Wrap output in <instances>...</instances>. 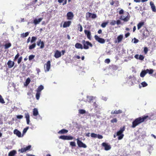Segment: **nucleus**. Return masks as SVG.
<instances>
[{"mask_svg":"<svg viewBox=\"0 0 156 156\" xmlns=\"http://www.w3.org/2000/svg\"><path fill=\"white\" fill-rule=\"evenodd\" d=\"M149 116L148 115H146L142 117H140L136 119L133 122L131 127L133 128H135L138 125L145 121L146 119Z\"/></svg>","mask_w":156,"mask_h":156,"instance_id":"obj_1","label":"nucleus"},{"mask_svg":"<svg viewBox=\"0 0 156 156\" xmlns=\"http://www.w3.org/2000/svg\"><path fill=\"white\" fill-rule=\"evenodd\" d=\"M125 127L123 126L122 127H121L120 129L116 133V136H118V139L121 140L122 139L124 136V134H123V132L125 131Z\"/></svg>","mask_w":156,"mask_h":156,"instance_id":"obj_2","label":"nucleus"},{"mask_svg":"<svg viewBox=\"0 0 156 156\" xmlns=\"http://www.w3.org/2000/svg\"><path fill=\"white\" fill-rule=\"evenodd\" d=\"M82 42L83 44V48L85 49H89V47L88 46L90 47H92L93 46L92 44L89 41H86L85 40H83Z\"/></svg>","mask_w":156,"mask_h":156,"instance_id":"obj_3","label":"nucleus"},{"mask_svg":"<svg viewBox=\"0 0 156 156\" xmlns=\"http://www.w3.org/2000/svg\"><path fill=\"white\" fill-rule=\"evenodd\" d=\"M44 67L45 72H48L49 71L51 67V62L50 61H48L47 63L44 64Z\"/></svg>","mask_w":156,"mask_h":156,"instance_id":"obj_4","label":"nucleus"},{"mask_svg":"<svg viewBox=\"0 0 156 156\" xmlns=\"http://www.w3.org/2000/svg\"><path fill=\"white\" fill-rule=\"evenodd\" d=\"M76 140L77 141V144L79 147L84 148L87 147V146L86 145L83 143L78 138Z\"/></svg>","mask_w":156,"mask_h":156,"instance_id":"obj_5","label":"nucleus"},{"mask_svg":"<svg viewBox=\"0 0 156 156\" xmlns=\"http://www.w3.org/2000/svg\"><path fill=\"white\" fill-rule=\"evenodd\" d=\"M59 138L63 140H72L73 137L70 136L62 135L59 137Z\"/></svg>","mask_w":156,"mask_h":156,"instance_id":"obj_6","label":"nucleus"},{"mask_svg":"<svg viewBox=\"0 0 156 156\" xmlns=\"http://www.w3.org/2000/svg\"><path fill=\"white\" fill-rule=\"evenodd\" d=\"M94 38L96 41L100 43L104 44L105 42V40L104 39L99 37L97 35H95Z\"/></svg>","mask_w":156,"mask_h":156,"instance_id":"obj_7","label":"nucleus"},{"mask_svg":"<svg viewBox=\"0 0 156 156\" xmlns=\"http://www.w3.org/2000/svg\"><path fill=\"white\" fill-rule=\"evenodd\" d=\"M97 16L95 14H92L90 12H88L86 14V17L87 18L91 17L92 19H94Z\"/></svg>","mask_w":156,"mask_h":156,"instance_id":"obj_8","label":"nucleus"},{"mask_svg":"<svg viewBox=\"0 0 156 156\" xmlns=\"http://www.w3.org/2000/svg\"><path fill=\"white\" fill-rule=\"evenodd\" d=\"M67 19L69 20H72L74 17V15L73 12H69L66 15Z\"/></svg>","mask_w":156,"mask_h":156,"instance_id":"obj_9","label":"nucleus"},{"mask_svg":"<svg viewBox=\"0 0 156 156\" xmlns=\"http://www.w3.org/2000/svg\"><path fill=\"white\" fill-rule=\"evenodd\" d=\"M110 3L111 5L115 7H118L119 5V2L116 0L114 1L113 0H112L110 1Z\"/></svg>","mask_w":156,"mask_h":156,"instance_id":"obj_10","label":"nucleus"},{"mask_svg":"<svg viewBox=\"0 0 156 156\" xmlns=\"http://www.w3.org/2000/svg\"><path fill=\"white\" fill-rule=\"evenodd\" d=\"M102 145L105 148V150L108 151L111 149V147L110 145H109L107 143L104 142L102 144Z\"/></svg>","mask_w":156,"mask_h":156,"instance_id":"obj_11","label":"nucleus"},{"mask_svg":"<svg viewBox=\"0 0 156 156\" xmlns=\"http://www.w3.org/2000/svg\"><path fill=\"white\" fill-rule=\"evenodd\" d=\"M31 147V146L29 145L26 147L21 148L19 150V151H20L21 153H23L30 150Z\"/></svg>","mask_w":156,"mask_h":156,"instance_id":"obj_12","label":"nucleus"},{"mask_svg":"<svg viewBox=\"0 0 156 156\" xmlns=\"http://www.w3.org/2000/svg\"><path fill=\"white\" fill-rule=\"evenodd\" d=\"M37 45L39 46L41 48H43L44 47V42L41 41V39L39 40L37 42Z\"/></svg>","mask_w":156,"mask_h":156,"instance_id":"obj_13","label":"nucleus"},{"mask_svg":"<svg viewBox=\"0 0 156 156\" xmlns=\"http://www.w3.org/2000/svg\"><path fill=\"white\" fill-rule=\"evenodd\" d=\"M14 64L15 63L14 62L10 60H9L7 63L8 68H12L14 66Z\"/></svg>","mask_w":156,"mask_h":156,"instance_id":"obj_14","label":"nucleus"},{"mask_svg":"<svg viewBox=\"0 0 156 156\" xmlns=\"http://www.w3.org/2000/svg\"><path fill=\"white\" fill-rule=\"evenodd\" d=\"M84 32L85 34L87 35V38L90 40L91 39L90 32L87 30H85Z\"/></svg>","mask_w":156,"mask_h":156,"instance_id":"obj_15","label":"nucleus"},{"mask_svg":"<svg viewBox=\"0 0 156 156\" xmlns=\"http://www.w3.org/2000/svg\"><path fill=\"white\" fill-rule=\"evenodd\" d=\"M54 56L56 58L60 57L61 56V52L58 50H56L55 52Z\"/></svg>","mask_w":156,"mask_h":156,"instance_id":"obj_16","label":"nucleus"},{"mask_svg":"<svg viewBox=\"0 0 156 156\" xmlns=\"http://www.w3.org/2000/svg\"><path fill=\"white\" fill-rule=\"evenodd\" d=\"M71 23V22L70 21H66L64 22L63 27L64 28H66L69 27Z\"/></svg>","mask_w":156,"mask_h":156,"instance_id":"obj_17","label":"nucleus"},{"mask_svg":"<svg viewBox=\"0 0 156 156\" xmlns=\"http://www.w3.org/2000/svg\"><path fill=\"white\" fill-rule=\"evenodd\" d=\"M75 46L77 49H83L82 45L80 43H76L75 44Z\"/></svg>","mask_w":156,"mask_h":156,"instance_id":"obj_18","label":"nucleus"},{"mask_svg":"<svg viewBox=\"0 0 156 156\" xmlns=\"http://www.w3.org/2000/svg\"><path fill=\"white\" fill-rule=\"evenodd\" d=\"M123 37L122 35H120L117 37V41H115V43H116L117 42H120L122 40Z\"/></svg>","mask_w":156,"mask_h":156,"instance_id":"obj_19","label":"nucleus"},{"mask_svg":"<svg viewBox=\"0 0 156 156\" xmlns=\"http://www.w3.org/2000/svg\"><path fill=\"white\" fill-rule=\"evenodd\" d=\"M25 118L26 119L27 124L28 125L29 124L30 122V115L28 113H25Z\"/></svg>","mask_w":156,"mask_h":156,"instance_id":"obj_20","label":"nucleus"},{"mask_svg":"<svg viewBox=\"0 0 156 156\" xmlns=\"http://www.w3.org/2000/svg\"><path fill=\"white\" fill-rule=\"evenodd\" d=\"M149 31L147 29H146L143 33V35L144 37L146 38L149 35Z\"/></svg>","mask_w":156,"mask_h":156,"instance_id":"obj_21","label":"nucleus"},{"mask_svg":"<svg viewBox=\"0 0 156 156\" xmlns=\"http://www.w3.org/2000/svg\"><path fill=\"white\" fill-rule=\"evenodd\" d=\"M14 133L16 134L18 137H21V133L17 129H15L14 131Z\"/></svg>","mask_w":156,"mask_h":156,"instance_id":"obj_22","label":"nucleus"},{"mask_svg":"<svg viewBox=\"0 0 156 156\" xmlns=\"http://www.w3.org/2000/svg\"><path fill=\"white\" fill-rule=\"evenodd\" d=\"M68 132L67 130L65 129H62L58 132V134H64L67 133Z\"/></svg>","mask_w":156,"mask_h":156,"instance_id":"obj_23","label":"nucleus"},{"mask_svg":"<svg viewBox=\"0 0 156 156\" xmlns=\"http://www.w3.org/2000/svg\"><path fill=\"white\" fill-rule=\"evenodd\" d=\"M42 18H40L38 19H35L34 20V23L35 25L39 24L42 20Z\"/></svg>","mask_w":156,"mask_h":156,"instance_id":"obj_24","label":"nucleus"},{"mask_svg":"<svg viewBox=\"0 0 156 156\" xmlns=\"http://www.w3.org/2000/svg\"><path fill=\"white\" fill-rule=\"evenodd\" d=\"M16 154V150H13L10 151L8 154L9 156H14Z\"/></svg>","mask_w":156,"mask_h":156,"instance_id":"obj_25","label":"nucleus"},{"mask_svg":"<svg viewBox=\"0 0 156 156\" xmlns=\"http://www.w3.org/2000/svg\"><path fill=\"white\" fill-rule=\"evenodd\" d=\"M122 112V111L121 110H115L114 111H112L111 112L112 114H119L121 113Z\"/></svg>","mask_w":156,"mask_h":156,"instance_id":"obj_26","label":"nucleus"},{"mask_svg":"<svg viewBox=\"0 0 156 156\" xmlns=\"http://www.w3.org/2000/svg\"><path fill=\"white\" fill-rule=\"evenodd\" d=\"M144 22H139L137 24V29L139 30L143 25H144Z\"/></svg>","mask_w":156,"mask_h":156,"instance_id":"obj_27","label":"nucleus"},{"mask_svg":"<svg viewBox=\"0 0 156 156\" xmlns=\"http://www.w3.org/2000/svg\"><path fill=\"white\" fill-rule=\"evenodd\" d=\"M38 114V112L37 108H34L33 110V115L34 116H37Z\"/></svg>","mask_w":156,"mask_h":156,"instance_id":"obj_28","label":"nucleus"},{"mask_svg":"<svg viewBox=\"0 0 156 156\" xmlns=\"http://www.w3.org/2000/svg\"><path fill=\"white\" fill-rule=\"evenodd\" d=\"M147 73L146 70H142L140 73V76L141 77H144Z\"/></svg>","mask_w":156,"mask_h":156,"instance_id":"obj_29","label":"nucleus"},{"mask_svg":"<svg viewBox=\"0 0 156 156\" xmlns=\"http://www.w3.org/2000/svg\"><path fill=\"white\" fill-rule=\"evenodd\" d=\"M43 89V86L42 85H41L38 87L37 91L41 93V91Z\"/></svg>","mask_w":156,"mask_h":156,"instance_id":"obj_30","label":"nucleus"},{"mask_svg":"<svg viewBox=\"0 0 156 156\" xmlns=\"http://www.w3.org/2000/svg\"><path fill=\"white\" fill-rule=\"evenodd\" d=\"M11 46V44L10 43H6L4 45L5 49H6L10 48Z\"/></svg>","mask_w":156,"mask_h":156,"instance_id":"obj_31","label":"nucleus"},{"mask_svg":"<svg viewBox=\"0 0 156 156\" xmlns=\"http://www.w3.org/2000/svg\"><path fill=\"white\" fill-rule=\"evenodd\" d=\"M36 46V44L35 43H33V44L29 46V49L30 50H31L34 48Z\"/></svg>","mask_w":156,"mask_h":156,"instance_id":"obj_32","label":"nucleus"},{"mask_svg":"<svg viewBox=\"0 0 156 156\" xmlns=\"http://www.w3.org/2000/svg\"><path fill=\"white\" fill-rule=\"evenodd\" d=\"M146 70L147 73H148L150 74H152L154 72V70L152 69H147Z\"/></svg>","mask_w":156,"mask_h":156,"instance_id":"obj_33","label":"nucleus"},{"mask_svg":"<svg viewBox=\"0 0 156 156\" xmlns=\"http://www.w3.org/2000/svg\"><path fill=\"white\" fill-rule=\"evenodd\" d=\"M150 5L152 10H156L155 6L153 2H150Z\"/></svg>","mask_w":156,"mask_h":156,"instance_id":"obj_34","label":"nucleus"},{"mask_svg":"<svg viewBox=\"0 0 156 156\" xmlns=\"http://www.w3.org/2000/svg\"><path fill=\"white\" fill-rule=\"evenodd\" d=\"M30 80L29 78H27L26 81L25 83V85L26 86H27L30 83Z\"/></svg>","mask_w":156,"mask_h":156,"instance_id":"obj_35","label":"nucleus"},{"mask_svg":"<svg viewBox=\"0 0 156 156\" xmlns=\"http://www.w3.org/2000/svg\"><path fill=\"white\" fill-rule=\"evenodd\" d=\"M29 33L28 32H27L25 33H23L21 34V36L23 37H26L28 35Z\"/></svg>","mask_w":156,"mask_h":156,"instance_id":"obj_36","label":"nucleus"},{"mask_svg":"<svg viewBox=\"0 0 156 156\" xmlns=\"http://www.w3.org/2000/svg\"><path fill=\"white\" fill-rule=\"evenodd\" d=\"M79 113L81 114H84L86 113V111L84 109H79Z\"/></svg>","mask_w":156,"mask_h":156,"instance_id":"obj_37","label":"nucleus"},{"mask_svg":"<svg viewBox=\"0 0 156 156\" xmlns=\"http://www.w3.org/2000/svg\"><path fill=\"white\" fill-rule=\"evenodd\" d=\"M37 38L36 37L33 36L32 37L31 40L30 41L31 43H33L36 40H37Z\"/></svg>","mask_w":156,"mask_h":156,"instance_id":"obj_38","label":"nucleus"},{"mask_svg":"<svg viewBox=\"0 0 156 156\" xmlns=\"http://www.w3.org/2000/svg\"><path fill=\"white\" fill-rule=\"evenodd\" d=\"M40 93L37 92L36 94V98L37 100H38L39 99Z\"/></svg>","mask_w":156,"mask_h":156,"instance_id":"obj_39","label":"nucleus"},{"mask_svg":"<svg viewBox=\"0 0 156 156\" xmlns=\"http://www.w3.org/2000/svg\"><path fill=\"white\" fill-rule=\"evenodd\" d=\"M35 55H30L29 57V61H31L35 57Z\"/></svg>","mask_w":156,"mask_h":156,"instance_id":"obj_40","label":"nucleus"},{"mask_svg":"<svg viewBox=\"0 0 156 156\" xmlns=\"http://www.w3.org/2000/svg\"><path fill=\"white\" fill-rule=\"evenodd\" d=\"M0 102L2 104H4L5 102L2 96L0 95Z\"/></svg>","mask_w":156,"mask_h":156,"instance_id":"obj_41","label":"nucleus"},{"mask_svg":"<svg viewBox=\"0 0 156 156\" xmlns=\"http://www.w3.org/2000/svg\"><path fill=\"white\" fill-rule=\"evenodd\" d=\"M141 84L143 87H144L147 86V84L145 81L142 82Z\"/></svg>","mask_w":156,"mask_h":156,"instance_id":"obj_42","label":"nucleus"},{"mask_svg":"<svg viewBox=\"0 0 156 156\" xmlns=\"http://www.w3.org/2000/svg\"><path fill=\"white\" fill-rule=\"evenodd\" d=\"M91 136L93 138H96L97 136V134L94 133H92L91 134Z\"/></svg>","mask_w":156,"mask_h":156,"instance_id":"obj_43","label":"nucleus"},{"mask_svg":"<svg viewBox=\"0 0 156 156\" xmlns=\"http://www.w3.org/2000/svg\"><path fill=\"white\" fill-rule=\"evenodd\" d=\"M19 53H18L15 56V58L13 59L14 61H15L19 58Z\"/></svg>","mask_w":156,"mask_h":156,"instance_id":"obj_44","label":"nucleus"},{"mask_svg":"<svg viewBox=\"0 0 156 156\" xmlns=\"http://www.w3.org/2000/svg\"><path fill=\"white\" fill-rule=\"evenodd\" d=\"M108 22H104L103 23H102L101 25V26L103 27L104 28L105 27L106 25L108 24Z\"/></svg>","mask_w":156,"mask_h":156,"instance_id":"obj_45","label":"nucleus"},{"mask_svg":"<svg viewBox=\"0 0 156 156\" xmlns=\"http://www.w3.org/2000/svg\"><path fill=\"white\" fill-rule=\"evenodd\" d=\"M70 144L71 146L73 147H75L76 146V143L75 142H71Z\"/></svg>","mask_w":156,"mask_h":156,"instance_id":"obj_46","label":"nucleus"},{"mask_svg":"<svg viewBox=\"0 0 156 156\" xmlns=\"http://www.w3.org/2000/svg\"><path fill=\"white\" fill-rule=\"evenodd\" d=\"M87 98L89 99V101H88L89 102H90L93 99V97L92 96H87Z\"/></svg>","mask_w":156,"mask_h":156,"instance_id":"obj_47","label":"nucleus"},{"mask_svg":"<svg viewBox=\"0 0 156 156\" xmlns=\"http://www.w3.org/2000/svg\"><path fill=\"white\" fill-rule=\"evenodd\" d=\"M116 23V21L115 20H113L110 23V24L111 25H114Z\"/></svg>","mask_w":156,"mask_h":156,"instance_id":"obj_48","label":"nucleus"},{"mask_svg":"<svg viewBox=\"0 0 156 156\" xmlns=\"http://www.w3.org/2000/svg\"><path fill=\"white\" fill-rule=\"evenodd\" d=\"M22 56H21L20 58H19L18 59V61H17V63L18 64H19L22 61Z\"/></svg>","mask_w":156,"mask_h":156,"instance_id":"obj_49","label":"nucleus"},{"mask_svg":"<svg viewBox=\"0 0 156 156\" xmlns=\"http://www.w3.org/2000/svg\"><path fill=\"white\" fill-rule=\"evenodd\" d=\"M79 27H78V29H80L79 31L80 32H82L83 30V28L81 25L80 24L79 25Z\"/></svg>","mask_w":156,"mask_h":156,"instance_id":"obj_50","label":"nucleus"},{"mask_svg":"<svg viewBox=\"0 0 156 156\" xmlns=\"http://www.w3.org/2000/svg\"><path fill=\"white\" fill-rule=\"evenodd\" d=\"M144 58V57L143 55H140L138 59L141 60H143Z\"/></svg>","mask_w":156,"mask_h":156,"instance_id":"obj_51","label":"nucleus"},{"mask_svg":"<svg viewBox=\"0 0 156 156\" xmlns=\"http://www.w3.org/2000/svg\"><path fill=\"white\" fill-rule=\"evenodd\" d=\"M29 129V127H26V128H24L23 130V133H25L27 131V130L28 129Z\"/></svg>","mask_w":156,"mask_h":156,"instance_id":"obj_52","label":"nucleus"},{"mask_svg":"<svg viewBox=\"0 0 156 156\" xmlns=\"http://www.w3.org/2000/svg\"><path fill=\"white\" fill-rule=\"evenodd\" d=\"M148 51V49L147 47H145L144 48V53L146 54L147 53Z\"/></svg>","mask_w":156,"mask_h":156,"instance_id":"obj_53","label":"nucleus"},{"mask_svg":"<svg viewBox=\"0 0 156 156\" xmlns=\"http://www.w3.org/2000/svg\"><path fill=\"white\" fill-rule=\"evenodd\" d=\"M111 122L112 123L116 122H117V120L116 118H114L111 120Z\"/></svg>","mask_w":156,"mask_h":156,"instance_id":"obj_54","label":"nucleus"},{"mask_svg":"<svg viewBox=\"0 0 156 156\" xmlns=\"http://www.w3.org/2000/svg\"><path fill=\"white\" fill-rule=\"evenodd\" d=\"M23 116L21 115H17L16 116V118L18 119H21L23 118Z\"/></svg>","mask_w":156,"mask_h":156,"instance_id":"obj_55","label":"nucleus"},{"mask_svg":"<svg viewBox=\"0 0 156 156\" xmlns=\"http://www.w3.org/2000/svg\"><path fill=\"white\" fill-rule=\"evenodd\" d=\"M105 62L107 63H109L110 62V60L109 58H107L105 60Z\"/></svg>","mask_w":156,"mask_h":156,"instance_id":"obj_56","label":"nucleus"},{"mask_svg":"<svg viewBox=\"0 0 156 156\" xmlns=\"http://www.w3.org/2000/svg\"><path fill=\"white\" fill-rule=\"evenodd\" d=\"M97 137L99 139H101L103 137V136L102 135L99 134H97Z\"/></svg>","mask_w":156,"mask_h":156,"instance_id":"obj_57","label":"nucleus"},{"mask_svg":"<svg viewBox=\"0 0 156 156\" xmlns=\"http://www.w3.org/2000/svg\"><path fill=\"white\" fill-rule=\"evenodd\" d=\"M130 34L128 32V33L126 34H125V37L126 38H127V37H128L129 35Z\"/></svg>","mask_w":156,"mask_h":156,"instance_id":"obj_58","label":"nucleus"},{"mask_svg":"<svg viewBox=\"0 0 156 156\" xmlns=\"http://www.w3.org/2000/svg\"><path fill=\"white\" fill-rule=\"evenodd\" d=\"M134 43H136L139 41V40L137 39H136V38H134Z\"/></svg>","mask_w":156,"mask_h":156,"instance_id":"obj_59","label":"nucleus"},{"mask_svg":"<svg viewBox=\"0 0 156 156\" xmlns=\"http://www.w3.org/2000/svg\"><path fill=\"white\" fill-rule=\"evenodd\" d=\"M116 23L117 25H119L121 23V21L120 20H117V21H116Z\"/></svg>","mask_w":156,"mask_h":156,"instance_id":"obj_60","label":"nucleus"},{"mask_svg":"<svg viewBox=\"0 0 156 156\" xmlns=\"http://www.w3.org/2000/svg\"><path fill=\"white\" fill-rule=\"evenodd\" d=\"M134 57L137 59H138L139 58V55H135L134 56Z\"/></svg>","mask_w":156,"mask_h":156,"instance_id":"obj_61","label":"nucleus"},{"mask_svg":"<svg viewBox=\"0 0 156 156\" xmlns=\"http://www.w3.org/2000/svg\"><path fill=\"white\" fill-rule=\"evenodd\" d=\"M64 1V0H58V2L60 3H62Z\"/></svg>","mask_w":156,"mask_h":156,"instance_id":"obj_62","label":"nucleus"},{"mask_svg":"<svg viewBox=\"0 0 156 156\" xmlns=\"http://www.w3.org/2000/svg\"><path fill=\"white\" fill-rule=\"evenodd\" d=\"M98 33L99 34H101L102 33V30L101 29L99 30L98 31Z\"/></svg>","mask_w":156,"mask_h":156,"instance_id":"obj_63","label":"nucleus"},{"mask_svg":"<svg viewBox=\"0 0 156 156\" xmlns=\"http://www.w3.org/2000/svg\"><path fill=\"white\" fill-rule=\"evenodd\" d=\"M62 55H63L66 52V51L65 50H63L62 51Z\"/></svg>","mask_w":156,"mask_h":156,"instance_id":"obj_64","label":"nucleus"}]
</instances>
